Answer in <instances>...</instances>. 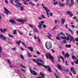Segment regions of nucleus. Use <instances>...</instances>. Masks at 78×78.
<instances>
[{
	"label": "nucleus",
	"mask_w": 78,
	"mask_h": 78,
	"mask_svg": "<svg viewBox=\"0 0 78 78\" xmlns=\"http://www.w3.org/2000/svg\"><path fill=\"white\" fill-rule=\"evenodd\" d=\"M66 5L65 4H64L63 3H61L60 4V7H63V6H65Z\"/></svg>",
	"instance_id": "c85d7f7f"
},
{
	"label": "nucleus",
	"mask_w": 78,
	"mask_h": 78,
	"mask_svg": "<svg viewBox=\"0 0 78 78\" xmlns=\"http://www.w3.org/2000/svg\"><path fill=\"white\" fill-rule=\"evenodd\" d=\"M41 17L43 19H45V17L44 15H43L42 14L41 15Z\"/></svg>",
	"instance_id": "09e8293b"
},
{
	"label": "nucleus",
	"mask_w": 78,
	"mask_h": 78,
	"mask_svg": "<svg viewBox=\"0 0 78 78\" xmlns=\"http://www.w3.org/2000/svg\"><path fill=\"white\" fill-rule=\"evenodd\" d=\"M74 62L76 64H78V60L77 59V60H74Z\"/></svg>",
	"instance_id": "e433bc0d"
},
{
	"label": "nucleus",
	"mask_w": 78,
	"mask_h": 78,
	"mask_svg": "<svg viewBox=\"0 0 78 78\" xmlns=\"http://www.w3.org/2000/svg\"><path fill=\"white\" fill-rule=\"evenodd\" d=\"M71 71L73 73V74H74V75H76V71H75L74 68H71Z\"/></svg>",
	"instance_id": "9d476101"
},
{
	"label": "nucleus",
	"mask_w": 78,
	"mask_h": 78,
	"mask_svg": "<svg viewBox=\"0 0 78 78\" xmlns=\"http://www.w3.org/2000/svg\"><path fill=\"white\" fill-rule=\"evenodd\" d=\"M2 48H1V47L0 46V53H1L2 52Z\"/></svg>",
	"instance_id": "680f3d73"
},
{
	"label": "nucleus",
	"mask_w": 78,
	"mask_h": 78,
	"mask_svg": "<svg viewBox=\"0 0 78 78\" xmlns=\"http://www.w3.org/2000/svg\"><path fill=\"white\" fill-rule=\"evenodd\" d=\"M4 9L5 11V14H6L7 16H8L9 13H10L9 11L5 7H4Z\"/></svg>",
	"instance_id": "0eeeda50"
},
{
	"label": "nucleus",
	"mask_w": 78,
	"mask_h": 78,
	"mask_svg": "<svg viewBox=\"0 0 78 78\" xmlns=\"http://www.w3.org/2000/svg\"><path fill=\"white\" fill-rule=\"evenodd\" d=\"M6 30H7L6 29H4L3 30L2 28L0 29V31L2 33H4L5 32H6Z\"/></svg>",
	"instance_id": "f3484780"
},
{
	"label": "nucleus",
	"mask_w": 78,
	"mask_h": 78,
	"mask_svg": "<svg viewBox=\"0 0 78 78\" xmlns=\"http://www.w3.org/2000/svg\"><path fill=\"white\" fill-rule=\"evenodd\" d=\"M69 37H70V42H71L72 41H73L74 43H75V41L74 39V38L73 36H72V35H71L70 34H69Z\"/></svg>",
	"instance_id": "39448f33"
},
{
	"label": "nucleus",
	"mask_w": 78,
	"mask_h": 78,
	"mask_svg": "<svg viewBox=\"0 0 78 78\" xmlns=\"http://www.w3.org/2000/svg\"><path fill=\"white\" fill-rule=\"evenodd\" d=\"M5 3H8L9 2L7 0H5Z\"/></svg>",
	"instance_id": "6e6d98bb"
},
{
	"label": "nucleus",
	"mask_w": 78,
	"mask_h": 78,
	"mask_svg": "<svg viewBox=\"0 0 78 78\" xmlns=\"http://www.w3.org/2000/svg\"><path fill=\"white\" fill-rule=\"evenodd\" d=\"M15 2L16 3V4H17V5H21V3H20L19 2V1H18V0H16Z\"/></svg>",
	"instance_id": "412c9836"
},
{
	"label": "nucleus",
	"mask_w": 78,
	"mask_h": 78,
	"mask_svg": "<svg viewBox=\"0 0 78 78\" xmlns=\"http://www.w3.org/2000/svg\"><path fill=\"white\" fill-rule=\"evenodd\" d=\"M21 66L22 67H23V68H24V69H26V67L25 66H23L22 64H21Z\"/></svg>",
	"instance_id": "3c124183"
},
{
	"label": "nucleus",
	"mask_w": 78,
	"mask_h": 78,
	"mask_svg": "<svg viewBox=\"0 0 78 78\" xmlns=\"http://www.w3.org/2000/svg\"><path fill=\"white\" fill-rule=\"evenodd\" d=\"M28 49H29L30 51H33V47H31V46H29V47H27Z\"/></svg>",
	"instance_id": "a211bd4d"
},
{
	"label": "nucleus",
	"mask_w": 78,
	"mask_h": 78,
	"mask_svg": "<svg viewBox=\"0 0 78 78\" xmlns=\"http://www.w3.org/2000/svg\"><path fill=\"white\" fill-rule=\"evenodd\" d=\"M60 34L61 35H63V36H65V34H64L63 33V32H60Z\"/></svg>",
	"instance_id": "79ce46f5"
},
{
	"label": "nucleus",
	"mask_w": 78,
	"mask_h": 78,
	"mask_svg": "<svg viewBox=\"0 0 78 78\" xmlns=\"http://www.w3.org/2000/svg\"><path fill=\"white\" fill-rule=\"evenodd\" d=\"M51 50L54 53H55V51L53 50V49H51Z\"/></svg>",
	"instance_id": "bf43d9fd"
},
{
	"label": "nucleus",
	"mask_w": 78,
	"mask_h": 78,
	"mask_svg": "<svg viewBox=\"0 0 78 78\" xmlns=\"http://www.w3.org/2000/svg\"><path fill=\"white\" fill-rule=\"evenodd\" d=\"M23 3H24V5H28V3H26L25 2H23Z\"/></svg>",
	"instance_id": "49530a36"
},
{
	"label": "nucleus",
	"mask_w": 78,
	"mask_h": 78,
	"mask_svg": "<svg viewBox=\"0 0 78 78\" xmlns=\"http://www.w3.org/2000/svg\"><path fill=\"white\" fill-rule=\"evenodd\" d=\"M10 22H11L12 24V25L17 24V23L16 22V21H15L13 20H10Z\"/></svg>",
	"instance_id": "4468645a"
},
{
	"label": "nucleus",
	"mask_w": 78,
	"mask_h": 78,
	"mask_svg": "<svg viewBox=\"0 0 78 78\" xmlns=\"http://www.w3.org/2000/svg\"><path fill=\"white\" fill-rule=\"evenodd\" d=\"M23 2H29L30 0H23Z\"/></svg>",
	"instance_id": "c03bdc74"
},
{
	"label": "nucleus",
	"mask_w": 78,
	"mask_h": 78,
	"mask_svg": "<svg viewBox=\"0 0 78 78\" xmlns=\"http://www.w3.org/2000/svg\"><path fill=\"white\" fill-rule=\"evenodd\" d=\"M0 37L1 39H3L4 41H5L6 39V38L2 34H0Z\"/></svg>",
	"instance_id": "ddd939ff"
},
{
	"label": "nucleus",
	"mask_w": 78,
	"mask_h": 78,
	"mask_svg": "<svg viewBox=\"0 0 78 78\" xmlns=\"http://www.w3.org/2000/svg\"><path fill=\"white\" fill-rule=\"evenodd\" d=\"M65 62H66V66H68V62L67 60H66L65 61Z\"/></svg>",
	"instance_id": "8fccbe9b"
},
{
	"label": "nucleus",
	"mask_w": 78,
	"mask_h": 78,
	"mask_svg": "<svg viewBox=\"0 0 78 78\" xmlns=\"http://www.w3.org/2000/svg\"><path fill=\"white\" fill-rule=\"evenodd\" d=\"M57 67L60 70H62V68L61 65H59V64H57Z\"/></svg>",
	"instance_id": "aec40b11"
},
{
	"label": "nucleus",
	"mask_w": 78,
	"mask_h": 78,
	"mask_svg": "<svg viewBox=\"0 0 78 78\" xmlns=\"http://www.w3.org/2000/svg\"><path fill=\"white\" fill-rule=\"evenodd\" d=\"M47 26L46 25H43V27L44 28H45Z\"/></svg>",
	"instance_id": "5fc2aeb1"
},
{
	"label": "nucleus",
	"mask_w": 78,
	"mask_h": 78,
	"mask_svg": "<svg viewBox=\"0 0 78 78\" xmlns=\"http://www.w3.org/2000/svg\"><path fill=\"white\" fill-rule=\"evenodd\" d=\"M69 53H67H67H66V54L65 55V58H67V59H68V58H69Z\"/></svg>",
	"instance_id": "2eb2a0df"
},
{
	"label": "nucleus",
	"mask_w": 78,
	"mask_h": 78,
	"mask_svg": "<svg viewBox=\"0 0 78 78\" xmlns=\"http://www.w3.org/2000/svg\"><path fill=\"white\" fill-rule=\"evenodd\" d=\"M21 42V41H20V40L19 41V42L18 41H16V43L17 44H18V45H20V44Z\"/></svg>",
	"instance_id": "473e14b6"
},
{
	"label": "nucleus",
	"mask_w": 78,
	"mask_h": 78,
	"mask_svg": "<svg viewBox=\"0 0 78 78\" xmlns=\"http://www.w3.org/2000/svg\"><path fill=\"white\" fill-rule=\"evenodd\" d=\"M72 27L73 28H75V26L73 24L72 25Z\"/></svg>",
	"instance_id": "13d9d810"
},
{
	"label": "nucleus",
	"mask_w": 78,
	"mask_h": 78,
	"mask_svg": "<svg viewBox=\"0 0 78 78\" xmlns=\"http://www.w3.org/2000/svg\"><path fill=\"white\" fill-rule=\"evenodd\" d=\"M53 1H54V5H58V2H57V1H56V2L55 0H53Z\"/></svg>",
	"instance_id": "cd10ccee"
},
{
	"label": "nucleus",
	"mask_w": 78,
	"mask_h": 78,
	"mask_svg": "<svg viewBox=\"0 0 78 78\" xmlns=\"http://www.w3.org/2000/svg\"><path fill=\"white\" fill-rule=\"evenodd\" d=\"M66 36H67H67H65L64 35V37H63V36H61V38L62 39H65V40L66 39L67 41H70V38L69 36V34H68L67 33H66Z\"/></svg>",
	"instance_id": "7ed1b4c3"
},
{
	"label": "nucleus",
	"mask_w": 78,
	"mask_h": 78,
	"mask_svg": "<svg viewBox=\"0 0 78 78\" xmlns=\"http://www.w3.org/2000/svg\"><path fill=\"white\" fill-rule=\"evenodd\" d=\"M27 55L28 57H30V58H31L32 57V55H31L30 53V52H27Z\"/></svg>",
	"instance_id": "bb28decb"
},
{
	"label": "nucleus",
	"mask_w": 78,
	"mask_h": 78,
	"mask_svg": "<svg viewBox=\"0 0 78 78\" xmlns=\"http://www.w3.org/2000/svg\"><path fill=\"white\" fill-rule=\"evenodd\" d=\"M45 56L47 59L49 58L51 60L52 62H54V58L53 57H52V55H51L50 53H47V54H45Z\"/></svg>",
	"instance_id": "f03ea898"
},
{
	"label": "nucleus",
	"mask_w": 78,
	"mask_h": 78,
	"mask_svg": "<svg viewBox=\"0 0 78 78\" xmlns=\"http://www.w3.org/2000/svg\"><path fill=\"white\" fill-rule=\"evenodd\" d=\"M69 5V3H68V2H67L66 3V5Z\"/></svg>",
	"instance_id": "338daca9"
},
{
	"label": "nucleus",
	"mask_w": 78,
	"mask_h": 78,
	"mask_svg": "<svg viewBox=\"0 0 78 78\" xmlns=\"http://www.w3.org/2000/svg\"><path fill=\"white\" fill-rule=\"evenodd\" d=\"M19 8H20V9H21V11H24L25 9L24 8V6H20Z\"/></svg>",
	"instance_id": "dca6fc26"
},
{
	"label": "nucleus",
	"mask_w": 78,
	"mask_h": 78,
	"mask_svg": "<svg viewBox=\"0 0 78 78\" xmlns=\"http://www.w3.org/2000/svg\"><path fill=\"white\" fill-rule=\"evenodd\" d=\"M62 43L63 44H66V43L67 42V41L66 40H64V41H62Z\"/></svg>",
	"instance_id": "ea45409f"
},
{
	"label": "nucleus",
	"mask_w": 78,
	"mask_h": 78,
	"mask_svg": "<svg viewBox=\"0 0 78 78\" xmlns=\"http://www.w3.org/2000/svg\"><path fill=\"white\" fill-rule=\"evenodd\" d=\"M55 22L56 24H57V20H55Z\"/></svg>",
	"instance_id": "774afa93"
},
{
	"label": "nucleus",
	"mask_w": 78,
	"mask_h": 78,
	"mask_svg": "<svg viewBox=\"0 0 78 78\" xmlns=\"http://www.w3.org/2000/svg\"><path fill=\"white\" fill-rule=\"evenodd\" d=\"M53 15V13H52V12H50V16H51V17H52Z\"/></svg>",
	"instance_id": "a18cd8bd"
},
{
	"label": "nucleus",
	"mask_w": 78,
	"mask_h": 78,
	"mask_svg": "<svg viewBox=\"0 0 78 78\" xmlns=\"http://www.w3.org/2000/svg\"><path fill=\"white\" fill-rule=\"evenodd\" d=\"M20 58L22 59V60H24V57L23 55H22V54H20Z\"/></svg>",
	"instance_id": "5701e85b"
},
{
	"label": "nucleus",
	"mask_w": 78,
	"mask_h": 78,
	"mask_svg": "<svg viewBox=\"0 0 78 78\" xmlns=\"http://www.w3.org/2000/svg\"><path fill=\"white\" fill-rule=\"evenodd\" d=\"M32 60L34 62H35V63H37V64L39 66H43L45 68V69H48V72H50V66H49L48 65H47V66H46V65H43V64H44V62L42 60H41V59H39V58H38L37 59V61L36 60V59H34V58H33ZM39 61L40 62H41L42 63H40L39 62Z\"/></svg>",
	"instance_id": "f257e3e1"
},
{
	"label": "nucleus",
	"mask_w": 78,
	"mask_h": 78,
	"mask_svg": "<svg viewBox=\"0 0 78 78\" xmlns=\"http://www.w3.org/2000/svg\"><path fill=\"white\" fill-rule=\"evenodd\" d=\"M10 2L12 4H14L13 3V0H10Z\"/></svg>",
	"instance_id": "de8ad7c7"
},
{
	"label": "nucleus",
	"mask_w": 78,
	"mask_h": 78,
	"mask_svg": "<svg viewBox=\"0 0 78 78\" xmlns=\"http://www.w3.org/2000/svg\"><path fill=\"white\" fill-rule=\"evenodd\" d=\"M56 38L57 40H58V41H59V40L60 39V37H56Z\"/></svg>",
	"instance_id": "a19ab883"
},
{
	"label": "nucleus",
	"mask_w": 78,
	"mask_h": 78,
	"mask_svg": "<svg viewBox=\"0 0 78 78\" xmlns=\"http://www.w3.org/2000/svg\"><path fill=\"white\" fill-rule=\"evenodd\" d=\"M14 6H16V7L17 8H20V6H19V5H16V4H14Z\"/></svg>",
	"instance_id": "58836bf2"
},
{
	"label": "nucleus",
	"mask_w": 78,
	"mask_h": 78,
	"mask_svg": "<svg viewBox=\"0 0 78 78\" xmlns=\"http://www.w3.org/2000/svg\"><path fill=\"white\" fill-rule=\"evenodd\" d=\"M43 8L44 9H45V11H46V13L47 14V15H48V12H49L50 11V9H48V8L47 7H45V6H43Z\"/></svg>",
	"instance_id": "9b49d317"
},
{
	"label": "nucleus",
	"mask_w": 78,
	"mask_h": 78,
	"mask_svg": "<svg viewBox=\"0 0 78 78\" xmlns=\"http://www.w3.org/2000/svg\"><path fill=\"white\" fill-rule=\"evenodd\" d=\"M13 37V35H11L10 34V37H12H12Z\"/></svg>",
	"instance_id": "0e129e2a"
},
{
	"label": "nucleus",
	"mask_w": 78,
	"mask_h": 78,
	"mask_svg": "<svg viewBox=\"0 0 78 78\" xmlns=\"http://www.w3.org/2000/svg\"><path fill=\"white\" fill-rule=\"evenodd\" d=\"M59 57L61 59H62L63 63H65V60L64 57H62L61 55H59Z\"/></svg>",
	"instance_id": "4be33fe9"
},
{
	"label": "nucleus",
	"mask_w": 78,
	"mask_h": 78,
	"mask_svg": "<svg viewBox=\"0 0 78 78\" xmlns=\"http://www.w3.org/2000/svg\"><path fill=\"white\" fill-rule=\"evenodd\" d=\"M71 4L69 5L70 7L71 6H72V5H73V4H74V2L73 0H71Z\"/></svg>",
	"instance_id": "b1692460"
},
{
	"label": "nucleus",
	"mask_w": 78,
	"mask_h": 78,
	"mask_svg": "<svg viewBox=\"0 0 78 78\" xmlns=\"http://www.w3.org/2000/svg\"><path fill=\"white\" fill-rule=\"evenodd\" d=\"M13 34H17V30H14L13 32Z\"/></svg>",
	"instance_id": "2f4dec72"
},
{
	"label": "nucleus",
	"mask_w": 78,
	"mask_h": 78,
	"mask_svg": "<svg viewBox=\"0 0 78 78\" xmlns=\"http://www.w3.org/2000/svg\"><path fill=\"white\" fill-rule=\"evenodd\" d=\"M61 22L62 24H64L65 22V20H64L63 19H62L61 20Z\"/></svg>",
	"instance_id": "393cba45"
},
{
	"label": "nucleus",
	"mask_w": 78,
	"mask_h": 78,
	"mask_svg": "<svg viewBox=\"0 0 78 78\" xmlns=\"http://www.w3.org/2000/svg\"><path fill=\"white\" fill-rule=\"evenodd\" d=\"M17 22H22L23 23H24V22H26L27 21V20H22V19H17Z\"/></svg>",
	"instance_id": "6e6552de"
},
{
	"label": "nucleus",
	"mask_w": 78,
	"mask_h": 78,
	"mask_svg": "<svg viewBox=\"0 0 78 78\" xmlns=\"http://www.w3.org/2000/svg\"><path fill=\"white\" fill-rule=\"evenodd\" d=\"M29 27H30L31 28H33V26L32 25H31V24H29Z\"/></svg>",
	"instance_id": "864d4df0"
},
{
	"label": "nucleus",
	"mask_w": 78,
	"mask_h": 78,
	"mask_svg": "<svg viewBox=\"0 0 78 78\" xmlns=\"http://www.w3.org/2000/svg\"><path fill=\"white\" fill-rule=\"evenodd\" d=\"M38 24L40 25L38 26V27H39L40 29H41L42 28L41 23V24L40 23H39Z\"/></svg>",
	"instance_id": "f704fd0d"
},
{
	"label": "nucleus",
	"mask_w": 78,
	"mask_h": 78,
	"mask_svg": "<svg viewBox=\"0 0 78 78\" xmlns=\"http://www.w3.org/2000/svg\"><path fill=\"white\" fill-rule=\"evenodd\" d=\"M40 5V4L39 3H37V7H39V6Z\"/></svg>",
	"instance_id": "37998d69"
},
{
	"label": "nucleus",
	"mask_w": 78,
	"mask_h": 78,
	"mask_svg": "<svg viewBox=\"0 0 78 78\" xmlns=\"http://www.w3.org/2000/svg\"><path fill=\"white\" fill-rule=\"evenodd\" d=\"M30 73L32 74H33V75H37V73L36 71H35L34 70H31V68H30Z\"/></svg>",
	"instance_id": "423d86ee"
},
{
	"label": "nucleus",
	"mask_w": 78,
	"mask_h": 78,
	"mask_svg": "<svg viewBox=\"0 0 78 78\" xmlns=\"http://www.w3.org/2000/svg\"><path fill=\"white\" fill-rule=\"evenodd\" d=\"M41 25L42 26L43 25V26L44 24L45 23V22H44V21L43 20L42 21H41Z\"/></svg>",
	"instance_id": "72a5a7b5"
},
{
	"label": "nucleus",
	"mask_w": 78,
	"mask_h": 78,
	"mask_svg": "<svg viewBox=\"0 0 78 78\" xmlns=\"http://www.w3.org/2000/svg\"><path fill=\"white\" fill-rule=\"evenodd\" d=\"M47 42H46L45 43V45H46V47L47 49L48 50H49V49H50V48H51L52 46V44L51 43H48V45L47 44Z\"/></svg>",
	"instance_id": "20e7f679"
},
{
	"label": "nucleus",
	"mask_w": 78,
	"mask_h": 78,
	"mask_svg": "<svg viewBox=\"0 0 78 78\" xmlns=\"http://www.w3.org/2000/svg\"><path fill=\"white\" fill-rule=\"evenodd\" d=\"M69 31H70V32L72 33V34H73V31H72V30H71V29H70V28H69Z\"/></svg>",
	"instance_id": "c9c22d12"
},
{
	"label": "nucleus",
	"mask_w": 78,
	"mask_h": 78,
	"mask_svg": "<svg viewBox=\"0 0 78 78\" xmlns=\"http://www.w3.org/2000/svg\"><path fill=\"white\" fill-rule=\"evenodd\" d=\"M75 41L76 42H78V38H75ZM76 44L78 45V43H76Z\"/></svg>",
	"instance_id": "4c0bfd02"
},
{
	"label": "nucleus",
	"mask_w": 78,
	"mask_h": 78,
	"mask_svg": "<svg viewBox=\"0 0 78 78\" xmlns=\"http://www.w3.org/2000/svg\"><path fill=\"white\" fill-rule=\"evenodd\" d=\"M67 25H68L67 24H66V28H67V29L68 28Z\"/></svg>",
	"instance_id": "e2e57ef3"
},
{
	"label": "nucleus",
	"mask_w": 78,
	"mask_h": 78,
	"mask_svg": "<svg viewBox=\"0 0 78 78\" xmlns=\"http://www.w3.org/2000/svg\"><path fill=\"white\" fill-rule=\"evenodd\" d=\"M40 75H41V76L43 78H45V74H43L41 72Z\"/></svg>",
	"instance_id": "6ab92c4d"
},
{
	"label": "nucleus",
	"mask_w": 78,
	"mask_h": 78,
	"mask_svg": "<svg viewBox=\"0 0 78 78\" xmlns=\"http://www.w3.org/2000/svg\"><path fill=\"white\" fill-rule=\"evenodd\" d=\"M48 38L49 39H52V38H51V37H52V35H51V34H50V32H48Z\"/></svg>",
	"instance_id": "f8f14e48"
},
{
	"label": "nucleus",
	"mask_w": 78,
	"mask_h": 78,
	"mask_svg": "<svg viewBox=\"0 0 78 78\" xmlns=\"http://www.w3.org/2000/svg\"><path fill=\"white\" fill-rule=\"evenodd\" d=\"M66 13L68 15H70V17H72V16H73V14L72 13V12H71V11H67Z\"/></svg>",
	"instance_id": "1a4fd4ad"
},
{
	"label": "nucleus",
	"mask_w": 78,
	"mask_h": 78,
	"mask_svg": "<svg viewBox=\"0 0 78 78\" xmlns=\"http://www.w3.org/2000/svg\"><path fill=\"white\" fill-rule=\"evenodd\" d=\"M34 32H36V33H37L38 31L37 29H35L34 30Z\"/></svg>",
	"instance_id": "603ef678"
},
{
	"label": "nucleus",
	"mask_w": 78,
	"mask_h": 78,
	"mask_svg": "<svg viewBox=\"0 0 78 78\" xmlns=\"http://www.w3.org/2000/svg\"><path fill=\"white\" fill-rule=\"evenodd\" d=\"M72 58L73 59H76V57L75 56V55H72Z\"/></svg>",
	"instance_id": "7c9ffc66"
},
{
	"label": "nucleus",
	"mask_w": 78,
	"mask_h": 78,
	"mask_svg": "<svg viewBox=\"0 0 78 78\" xmlns=\"http://www.w3.org/2000/svg\"><path fill=\"white\" fill-rule=\"evenodd\" d=\"M58 62H60V57L59 56H58Z\"/></svg>",
	"instance_id": "4d7b16f0"
},
{
	"label": "nucleus",
	"mask_w": 78,
	"mask_h": 78,
	"mask_svg": "<svg viewBox=\"0 0 78 78\" xmlns=\"http://www.w3.org/2000/svg\"><path fill=\"white\" fill-rule=\"evenodd\" d=\"M13 50H16L17 49H16V48H13Z\"/></svg>",
	"instance_id": "052dcab7"
},
{
	"label": "nucleus",
	"mask_w": 78,
	"mask_h": 78,
	"mask_svg": "<svg viewBox=\"0 0 78 78\" xmlns=\"http://www.w3.org/2000/svg\"><path fill=\"white\" fill-rule=\"evenodd\" d=\"M37 38L38 39V42L39 43V44H41V41L40 39V38H39V36H38V37H37Z\"/></svg>",
	"instance_id": "c756f323"
},
{
	"label": "nucleus",
	"mask_w": 78,
	"mask_h": 78,
	"mask_svg": "<svg viewBox=\"0 0 78 78\" xmlns=\"http://www.w3.org/2000/svg\"><path fill=\"white\" fill-rule=\"evenodd\" d=\"M38 19L39 20H42V17H38Z\"/></svg>",
	"instance_id": "69168bd1"
},
{
	"label": "nucleus",
	"mask_w": 78,
	"mask_h": 78,
	"mask_svg": "<svg viewBox=\"0 0 78 78\" xmlns=\"http://www.w3.org/2000/svg\"><path fill=\"white\" fill-rule=\"evenodd\" d=\"M66 48H71V44H67L66 45Z\"/></svg>",
	"instance_id": "a878e982"
}]
</instances>
